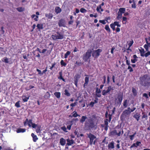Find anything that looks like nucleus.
<instances>
[{
    "label": "nucleus",
    "mask_w": 150,
    "mask_h": 150,
    "mask_svg": "<svg viewBox=\"0 0 150 150\" xmlns=\"http://www.w3.org/2000/svg\"><path fill=\"white\" fill-rule=\"evenodd\" d=\"M129 101H128L127 100H125L123 103V105L125 108H126L128 104Z\"/></svg>",
    "instance_id": "nucleus-24"
},
{
    "label": "nucleus",
    "mask_w": 150,
    "mask_h": 150,
    "mask_svg": "<svg viewBox=\"0 0 150 150\" xmlns=\"http://www.w3.org/2000/svg\"><path fill=\"white\" fill-rule=\"evenodd\" d=\"M95 99L94 100V102L95 103H97L98 102V99L97 97L95 98Z\"/></svg>",
    "instance_id": "nucleus-63"
},
{
    "label": "nucleus",
    "mask_w": 150,
    "mask_h": 150,
    "mask_svg": "<svg viewBox=\"0 0 150 150\" xmlns=\"http://www.w3.org/2000/svg\"><path fill=\"white\" fill-rule=\"evenodd\" d=\"M80 12L82 13H84L87 11L86 10L83 8H81L80 10Z\"/></svg>",
    "instance_id": "nucleus-42"
},
{
    "label": "nucleus",
    "mask_w": 150,
    "mask_h": 150,
    "mask_svg": "<svg viewBox=\"0 0 150 150\" xmlns=\"http://www.w3.org/2000/svg\"><path fill=\"white\" fill-rule=\"evenodd\" d=\"M87 117L85 116H82L81 119L80 120V122L81 123H83L85 121Z\"/></svg>",
    "instance_id": "nucleus-25"
},
{
    "label": "nucleus",
    "mask_w": 150,
    "mask_h": 150,
    "mask_svg": "<svg viewBox=\"0 0 150 150\" xmlns=\"http://www.w3.org/2000/svg\"><path fill=\"white\" fill-rule=\"evenodd\" d=\"M100 9L101 11H103V9L102 8L101 6L99 5L98 6H97L96 8V10L98 12H100Z\"/></svg>",
    "instance_id": "nucleus-31"
},
{
    "label": "nucleus",
    "mask_w": 150,
    "mask_h": 150,
    "mask_svg": "<svg viewBox=\"0 0 150 150\" xmlns=\"http://www.w3.org/2000/svg\"><path fill=\"white\" fill-rule=\"evenodd\" d=\"M130 107L127 108V109L125 110L122 113L121 116H123L125 117L128 116L131 113L130 111Z\"/></svg>",
    "instance_id": "nucleus-8"
},
{
    "label": "nucleus",
    "mask_w": 150,
    "mask_h": 150,
    "mask_svg": "<svg viewBox=\"0 0 150 150\" xmlns=\"http://www.w3.org/2000/svg\"><path fill=\"white\" fill-rule=\"evenodd\" d=\"M88 137L90 139V144L91 145L93 144L95 145L96 142V140H94V139L96 138V137L91 133L87 134Z\"/></svg>",
    "instance_id": "nucleus-6"
},
{
    "label": "nucleus",
    "mask_w": 150,
    "mask_h": 150,
    "mask_svg": "<svg viewBox=\"0 0 150 150\" xmlns=\"http://www.w3.org/2000/svg\"><path fill=\"white\" fill-rule=\"evenodd\" d=\"M113 24L115 26L116 25L118 27H120L121 26L119 24V22L117 21H115L113 23Z\"/></svg>",
    "instance_id": "nucleus-39"
},
{
    "label": "nucleus",
    "mask_w": 150,
    "mask_h": 150,
    "mask_svg": "<svg viewBox=\"0 0 150 150\" xmlns=\"http://www.w3.org/2000/svg\"><path fill=\"white\" fill-rule=\"evenodd\" d=\"M35 128H36V131L37 132V133H39L40 130V127L39 126H38V125H37V126Z\"/></svg>",
    "instance_id": "nucleus-36"
},
{
    "label": "nucleus",
    "mask_w": 150,
    "mask_h": 150,
    "mask_svg": "<svg viewBox=\"0 0 150 150\" xmlns=\"http://www.w3.org/2000/svg\"><path fill=\"white\" fill-rule=\"evenodd\" d=\"M64 94L67 96H69L70 95V94L68 90L67 89H65L64 90Z\"/></svg>",
    "instance_id": "nucleus-34"
},
{
    "label": "nucleus",
    "mask_w": 150,
    "mask_h": 150,
    "mask_svg": "<svg viewBox=\"0 0 150 150\" xmlns=\"http://www.w3.org/2000/svg\"><path fill=\"white\" fill-rule=\"evenodd\" d=\"M125 8H120L119 9V11L118 12H119V13H121L122 14V13H125Z\"/></svg>",
    "instance_id": "nucleus-26"
},
{
    "label": "nucleus",
    "mask_w": 150,
    "mask_h": 150,
    "mask_svg": "<svg viewBox=\"0 0 150 150\" xmlns=\"http://www.w3.org/2000/svg\"><path fill=\"white\" fill-rule=\"evenodd\" d=\"M64 36L63 34L59 32H57L56 33L52 35L51 38L54 40L58 39L61 40L64 38Z\"/></svg>",
    "instance_id": "nucleus-4"
},
{
    "label": "nucleus",
    "mask_w": 150,
    "mask_h": 150,
    "mask_svg": "<svg viewBox=\"0 0 150 150\" xmlns=\"http://www.w3.org/2000/svg\"><path fill=\"white\" fill-rule=\"evenodd\" d=\"M91 50H88L86 52V53L83 55V58L85 62L87 61L88 59L90 58V57H91Z\"/></svg>",
    "instance_id": "nucleus-7"
},
{
    "label": "nucleus",
    "mask_w": 150,
    "mask_h": 150,
    "mask_svg": "<svg viewBox=\"0 0 150 150\" xmlns=\"http://www.w3.org/2000/svg\"><path fill=\"white\" fill-rule=\"evenodd\" d=\"M132 92L134 96H135L137 95L136 90L134 88H132Z\"/></svg>",
    "instance_id": "nucleus-44"
},
{
    "label": "nucleus",
    "mask_w": 150,
    "mask_h": 150,
    "mask_svg": "<svg viewBox=\"0 0 150 150\" xmlns=\"http://www.w3.org/2000/svg\"><path fill=\"white\" fill-rule=\"evenodd\" d=\"M128 69L129 70V71L130 72H131L133 71V70L132 69V67L130 66V65L128 66Z\"/></svg>",
    "instance_id": "nucleus-52"
},
{
    "label": "nucleus",
    "mask_w": 150,
    "mask_h": 150,
    "mask_svg": "<svg viewBox=\"0 0 150 150\" xmlns=\"http://www.w3.org/2000/svg\"><path fill=\"white\" fill-rule=\"evenodd\" d=\"M15 105L16 107L17 108H19L20 107V101H18L15 104Z\"/></svg>",
    "instance_id": "nucleus-43"
},
{
    "label": "nucleus",
    "mask_w": 150,
    "mask_h": 150,
    "mask_svg": "<svg viewBox=\"0 0 150 150\" xmlns=\"http://www.w3.org/2000/svg\"><path fill=\"white\" fill-rule=\"evenodd\" d=\"M96 93H100L101 92V91L100 89L98 88H96Z\"/></svg>",
    "instance_id": "nucleus-48"
},
{
    "label": "nucleus",
    "mask_w": 150,
    "mask_h": 150,
    "mask_svg": "<svg viewBox=\"0 0 150 150\" xmlns=\"http://www.w3.org/2000/svg\"><path fill=\"white\" fill-rule=\"evenodd\" d=\"M22 98L23 101L24 102L27 101L29 99V97H26L25 96H23Z\"/></svg>",
    "instance_id": "nucleus-33"
},
{
    "label": "nucleus",
    "mask_w": 150,
    "mask_h": 150,
    "mask_svg": "<svg viewBox=\"0 0 150 150\" xmlns=\"http://www.w3.org/2000/svg\"><path fill=\"white\" fill-rule=\"evenodd\" d=\"M54 95L58 98H59L61 96V93L59 92H56L54 93Z\"/></svg>",
    "instance_id": "nucleus-23"
},
{
    "label": "nucleus",
    "mask_w": 150,
    "mask_h": 150,
    "mask_svg": "<svg viewBox=\"0 0 150 150\" xmlns=\"http://www.w3.org/2000/svg\"><path fill=\"white\" fill-rule=\"evenodd\" d=\"M58 25L60 27H65V20L63 19H60L59 21Z\"/></svg>",
    "instance_id": "nucleus-12"
},
{
    "label": "nucleus",
    "mask_w": 150,
    "mask_h": 150,
    "mask_svg": "<svg viewBox=\"0 0 150 150\" xmlns=\"http://www.w3.org/2000/svg\"><path fill=\"white\" fill-rule=\"evenodd\" d=\"M100 93H96V97H100L101 95L100 94Z\"/></svg>",
    "instance_id": "nucleus-60"
},
{
    "label": "nucleus",
    "mask_w": 150,
    "mask_h": 150,
    "mask_svg": "<svg viewBox=\"0 0 150 150\" xmlns=\"http://www.w3.org/2000/svg\"><path fill=\"white\" fill-rule=\"evenodd\" d=\"M108 117L109 118V119H106L104 121V125L105 126H108V121L110 122L111 121L112 117L111 115H109L108 116L106 115V117L107 118Z\"/></svg>",
    "instance_id": "nucleus-11"
},
{
    "label": "nucleus",
    "mask_w": 150,
    "mask_h": 150,
    "mask_svg": "<svg viewBox=\"0 0 150 150\" xmlns=\"http://www.w3.org/2000/svg\"><path fill=\"white\" fill-rule=\"evenodd\" d=\"M31 18H34V20L36 21H38V16L37 15H33L31 16Z\"/></svg>",
    "instance_id": "nucleus-28"
},
{
    "label": "nucleus",
    "mask_w": 150,
    "mask_h": 150,
    "mask_svg": "<svg viewBox=\"0 0 150 150\" xmlns=\"http://www.w3.org/2000/svg\"><path fill=\"white\" fill-rule=\"evenodd\" d=\"M140 84L142 86H148L150 83V78L146 75H145L140 78Z\"/></svg>",
    "instance_id": "nucleus-1"
},
{
    "label": "nucleus",
    "mask_w": 150,
    "mask_h": 150,
    "mask_svg": "<svg viewBox=\"0 0 150 150\" xmlns=\"http://www.w3.org/2000/svg\"><path fill=\"white\" fill-rule=\"evenodd\" d=\"M31 135L33 137V141L34 142H36L38 139L37 136L33 133L31 134Z\"/></svg>",
    "instance_id": "nucleus-16"
},
{
    "label": "nucleus",
    "mask_w": 150,
    "mask_h": 150,
    "mask_svg": "<svg viewBox=\"0 0 150 150\" xmlns=\"http://www.w3.org/2000/svg\"><path fill=\"white\" fill-rule=\"evenodd\" d=\"M67 145L68 146L71 145L74 143V141L72 139H68L67 140Z\"/></svg>",
    "instance_id": "nucleus-15"
},
{
    "label": "nucleus",
    "mask_w": 150,
    "mask_h": 150,
    "mask_svg": "<svg viewBox=\"0 0 150 150\" xmlns=\"http://www.w3.org/2000/svg\"><path fill=\"white\" fill-rule=\"evenodd\" d=\"M118 132H117V131L116 130L111 131L109 133V135L111 136L115 135H117L118 136H120L121 135H122L123 133V130L121 129H119Z\"/></svg>",
    "instance_id": "nucleus-2"
},
{
    "label": "nucleus",
    "mask_w": 150,
    "mask_h": 150,
    "mask_svg": "<svg viewBox=\"0 0 150 150\" xmlns=\"http://www.w3.org/2000/svg\"><path fill=\"white\" fill-rule=\"evenodd\" d=\"M123 99V94L120 92L118 93L115 97V103L116 104L120 105Z\"/></svg>",
    "instance_id": "nucleus-3"
},
{
    "label": "nucleus",
    "mask_w": 150,
    "mask_h": 150,
    "mask_svg": "<svg viewBox=\"0 0 150 150\" xmlns=\"http://www.w3.org/2000/svg\"><path fill=\"white\" fill-rule=\"evenodd\" d=\"M105 29L108 32H110V29L109 27V26L108 25H106L105 26Z\"/></svg>",
    "instance_id": "nucleus-38"
},
{
    "label": "nucleus",
    "mask_w": 150,
    "mask_h": 150,
    "mask_svg": "<svg viewBox=\"0 0 150 150\" xmlns=\"http://www.w3.org/2000/svg\"><path fill=\"white\" fill-rule=\"evenodd\" d=\"M139 50L140 51V52L141 53V55L142 56L144 57V54L145 53V51L144 49L142 48V47H140L139 49Z\"/></svg>",
    "instance_id": "nucleus-18"
},
{
    "label": "nucleus",
    "mask_w": 150,
    "mask_h": 150,
    "mask_svg": "<svg viewBox=\"0 0 150 150\" xmlns=\"http://www.w3.org/2000/svg\"><path fill=\"white\" fill-rule=\"evenodd\" d=\"M115 49V48L114 47H113L111 49V53L112 54H113V51Z\"/></svg>",
    "instance_id": "nucleus-56"
},
{
    "label": "nucleus",
    "mask_w": 150,
    "mask_h": 150,
    "mask_svg": "<svg viewBox=\"0 0 150 150\" xmlns=\"http://www.w3.org/2000/svg\"><path fill=\"white\" fill-rule=\"evenodd\" d=\"M58 79H60L64 81H65V79L63 78L62 76H59L58 77Z\"/></svg>",
    "instance_id": "nucleus-59"
},
{
    "label": "nucleus",
    "mask_w": 150,
    "mask_h": 150,
    "mask_svg": "<svg viewBox=\"0 0 150 150\" xmlns=\"http://www.w3.org/2000/svg\"><path fill=\"white\" fill-rule=\"evenodd\" d=\"M102 50L100 49H98L97 50L93 51L92 53V56L95 57H98L100 53L101 52Z\"/></svg>",
    "instance_id": "nucleus-10"
},
{
    "label": "nucleus",
    "mask_w": 150,
    "mask_h": 150,
    "mask_svg": "<svg viewBox=\"0 0 150 150\" xmlns=\"http://www.w3.org/2000/svg\"><path fill=\"white\" fill-rule=\"evenodd\" d=\"M150 55V52L149 51L145 54H144V56L146 57H147L148 56Z\"/></svg>",
    "instance_id": "nucleus-49"
},
{
    "label": "nucleus",
    "mask_w": 150,
    "mask_h": 150,
    "mask_svg": "<svg viewBox=\"0 0 150 150\" xmlns=\"http://www.w3.org/2000/svg\"><path fill=\"white\" fill-rule=\"evenodd\" d=\"M38 28L39 30L43 29V25L42 24H38L37 25Z\"/></svg>",
    "instance_id": "nucleus-29"
},
{
    "label": "nucleus",
    "mask_w": 150,
    "mask_h": 150,
    "mask_svg": "<svg viewBox=\"0 0 150 150\" xmlns=\"http://www.w3.org/2000/svg\"><path fill=\"white\" fill-rule=\"evenodd\" d=\"M45 16L48 19H51L52 18L53 16L52 13H49V14H46Z\"/></svg>",
    "instance_id": "nucleus-20"
},
{
    "label": "nucleus",
    "mask_w": 150,
    "mask_h": 150,
    "mask_svg": "<svg viewBox=\"0 0 150 150\" xmlns=\"http://www.w3.org/2000/svg\"><path fill=\"white\" fill-rule=\"evenodd\" d=\"M4 61L6 63H8V59L6 57H5L4 59Z\"/></svg>",
    "instance_id": "nucleus-55"
},
{
    "label": "nucleus",
    "mask_w": 150,
    "mask_h": 150,
    "mask_svg": "<svg viewBox=\"0 0 150 150\" xmlns=\"http://www.w3.org/2000/svg\"><path fill=\"white\" fill-rule=\"evenodd\" d=\"M72 116L73 117H76L77 116H78L79 115L77 114L76 112L75 111H74L73 112V114L72 115Z\"/></svg>",
    "instance_id": "nucleus-41"
},
{
    "label": "nucleus",
    "mask_w": 150,
    "mask_h": 150,
    "mask_svg": "<svg viewBox=\"0 0 150 150\" xmlns=\"http://www.w3.org/2000/svg\"><path fill=\"white\" fill-rule=\"evenodd\" d=\"M37 71L38 72L39 74H41V75L42 74V72H41V71L40 70H39L38 69H37Z\"/></svg>",
    "instance_id": "nucleus-57"
},
{
    "label": "nucleus",
    "mask_w": 150,
    "mask_h": 150,
    "mask_svg": "<svg viewBox=\"0 0 150 150\" xmlns=\"http://www.w3.org/2000/svg\"><path fill=\"white\" fill-rule=\"evenodd\" d=\"M122 14L121 13H118L117 16V18L118 19H119L122 18Z\"/></svg>",
    "instance_id": "nucleus-35"
},
{
    "label": "nucleus",
    "mask_w": 150,
    "mask_h": 150,
    "mask_svg": "<svg viewBox=\"0 0 150 150\" xmlns=\"http://www.w3.org/2000/svg\"><path fill=\"white\" fill-rule=\"evenodd\" d=\"M107 83L108 84L110 82V76L109 75L107 76Z\"/></svg>",
    "instance_id": "nucleus-54"
},
{
    "label": "nucleus",
    "mask_w": 150,
    "mask_h": 150,
    "mask_svg": "<svg viewBox=\"0 0 150 150\" xmlns=\"http://www.w3.org/2000/svg\"><path fill=\"white\" fill-rule=\"evenodd\" d=\"M114 142L112 141L110 143L108 144V148L109 149H114L115 147Z\"/></svg>",
    "instance_id": "nucleus-14"
},
{
    "label": "nucleus",
    "mask_w": 150,
    "mask_h": 150,
    "mask_svg": "<svg viewBox=\"0 0 150 150\" xmlns=\"http://www.w3.org/2000/svg\"><path fill=\"white\" fill-rule=\"evenodd\" d=\"M55 13L57 14L61 12L62 9L59 7L56 6L55 8Z\"/></svg>",
    "instance_id": "nucleus-17"
},
{
    "label": "nucleus",
    "mask_w": 150,
    "mask_h": 150,
    "mask_svg": "<svg viewBox=\"0 0 150 150\" xmlns=\"http://www.w3.org/2000/svg\"><path fill=\"white\" fill-rule=\"evenodd\" d=\"M36 51H38L40 53H41V52L40 51V49H39L38 48H37V49L35 51H33V53L34 54V55H35V54H34L35 52Z\"/></svg>",
    "instance_id": "nucleus-53"
},
{
    "label": "nucleus",
    "mask_w": 150,
    "mask_h": 150,
    "mask_svg": "<svg viewBox=\"0 0 150 150\" xmlns=\"http://www.w3.org/2000/svg\"><path fill=\"white\" fill-rule=\"evenodd\" d=\"M61 64L62 65L65 66L66 65V64L64 62L63 60H62L60 62Z\"/></svg>",
    "instance_id": "nucleus-46"
},
{
    "label": "nucleus",
    "mask_w": 150,
    "mask_h": 150,
    "mask_svg": "<svg viewBox=\"0 0 150 150\" xmlns=\"http://www.w3.org/2000/svg\"><path fill=\"white\" fill-rule=\"evenodd\" d=\"M141 143L140 142H138V141L136 143V144H136V146H137H137H139L140 144Z\"/></svg>",
    "instance_id": "nucleus-64"
},
{
    "label": "nucleus",
    "mask_w": 150,
    "mask_h": 150,
    "mask_svg": "<svg viewBox=\"0 0 150 150\" xmlns=\"http://www.w3.org/2000/svg\"><path fill=\"white\" fill-rule=\"evenodd\" d=\"M50 95L49 93L48 92H47L45 95L44 96V97L45 98H50Z\"/></svg>",
    "instance_id": "nucleus-30"
},
{
    "label": "nucleus",
    "mask_w": 150,
    "mask_h": 150,
    "mask_svg": "<svg viewBox=\"0 0 150 150\" xmlns=\"http://www.w3.org/2000/svg\"><path fill=\"white\" fill-rule=\"evenodd\" d=\"M77 102H75L74 103H72L70 104V106L73 107L75 106L77 104Z\"/></svg>",
    "instance_id": "nucleus-50"
},
{
    "label": "nucleus",
    "mask_w": 150,
    "mask_h": 150,
    "mask_svg": "<svg viewBox=\"0 0 150 150\" xmlns=\"http://www.w3.org/2000/svg\"><path fill=\"white\" fill-rule=\"evenodd\" d=\"M115 25L113 24V23H112L110 24V26L111 28L113 29V30H115Z\"/></svg>",
    "instance_id": "nucleus-45"
},
{
    "label": "nucleus",
    "mask_w": 150,
    "mask_h": 150,
    "mask_svg": "<svg viewBox=\"0 0 150 150\" xmlns=\"http://www.w3.org/2000/svg\"><path fill=\"white\" fill-rule=\"evenodd\" d=\"M133 117L137 120V121H138L139 120V117H140V115L136 114L134 115L133 116Z\"/></svg>",
    "instance_id": "nucleus-32"
},
{
    "label": "nucleus",
    "mask_w": 150,
    "mask_h": 150,
    "mask_svg": "<svg viewBox=\"0 0 150 150\" xmlns=\"http://www.w3.org/2000/svg\"><path fill=\"white\" fill-rule=\"evenodd\" d=\"M113 90V88L111 86H109L108 87L107 90H103L102 92V95L103 96H105L108 93H110V91L111 90Z\"/></svg>",
    "instance_id": "nucleus-9"
},
{
    "label": "nucleus",
    "mask_w": 150,
    "mask_h": 150,
    "mask_svg": "<svg viewBox=\"0 0 150 150\" xmlns=\"http://www.w3.org/2000/svg\"><path fill=\"white\" fill-rule=\"evenodd\" d=\"M99 22L100 23H103V24H105L106 23V22L104 20H100L99 21Z\"/></svg>",
    "instance_id": "nucleus-58"
},
{
    "label": "nucleus",
    "mask_w": 150,
    "mask_h": 150,
    "mask_svg": "<svg viewBox=\"0 0 150 150\" xmlns=\"http://www.w3.org/2000/svg\"><path fill=\"white\" fill-rule=\"evenodd\" d=\"M95 103L93 102H91L90 103V105H91L92 107H93Z\"/></svg>",
    "instance_id": "nucleus-62"
},
{
    "label": "nucleus",
    "mask_w": 150,
    "mask_h": 150,
    "mask_svg": "<svg viewBox=\"0 0 150 150\" xmlns=\"http://www.w3.org/2000/svg\"><path fill=\"white\" fill-rule=\"evenodd\" d=\"M60 143L62 146H64L66 143V140L63 138H61L60 139Z\"/></svg>",
    "instance_id": "nucleus-19"
},
{
    "label": "nucleus",
    "mask_w": 150,
    "mask_h": 150,
    "mask_svg": "<svg viewBox=\"0 0 150 150\" xmlns=\"http://www.w3.org/2000/svg\"><path fill=\"white\" fill-rule=\"evenodd\" d=\"M136 134H137V132H135L134 133V134H132V135H129V137L130 139L131 140H132L133 139H134V137L135 135H136Z\"/></svg>",
    "instance_id": "nucleus-27"
},
{
    "label": "nucleus",
    "mask_w": 150,
    "mask_h": 150,
    "mask_svg": "<svg viewBox=\"0 0 150 150\" xmlns=\"http://www.w3.org/2000/svg\"><path fill=\"white\" fill-rule=\"evenodd\" d=\"M71 53V52L69 51H67L64 55V58L66 59L67 58L68 56Z\"/></svg>",
    "instance_id": "nucleus-37"
},
{
    "label": "nucleus",
    "mask_w": 150,
    "mask_h": 150,
    "mask_svg": "<svg viewBox=\"0 0 150 150\" xmlns=\"http://www.w3.org/2000/svg\"><path fill=\"white\" fill-rule=\"evenodd\" d=\"M143 96L146 97V98H148L149 97L147 94L145 93L143 94Z\"/></svg>",
    "instance_id": "nucleus-61"
},
{
    "label": "nucleus",
    "mask_w": 150,
    "mask_h": 150,
    "mask_svg": "<svg viewBox=\"0 0 150 150\" xmlns=\"http://www.w3.org/2000/svg\"><path fill=\"white\" fill-rule=\"evenodd\" d=\"M80 78V75L79 74H76L75 76L74 79V83L76 86H77L78 82L79 79Z\"/></svg>",
    "instance_id": "nucleus-13"
},
{
    "label": "nucleus",
    "mask_w": 150,
    "mask_h": 150,
    "mask_svg": "<svg viewBox=\"0 0 150 150\" xmlns=\"http://www.w3.org/2000/svg\"><path fill=\"white\" fill-rule=\"evenodd\" d=\"M25 129H21L20 128L16 130V132L17 133H20V132H24L25 131Z\"/></svg>",
    "instance_id": "nucleus-22"
},
{
    "label": "nucleus",
    "mask_w": 150,
    "mask_h": 150,
    "mask_svg": "<svg viewBox=\"0 0 150 150\" xmlns=\"http://www.w3.org/2000/svg\"><path fill=\"white\" fill-rule=\"evenodd\" d=\"M28 124L29 127H32L33 128H35L37 126V125L33 123L32 122V120L30 119L28 120V119H26L25 121L24 122V125L26 126Z\"/></svg>",
    "instance_id": "nucleus-5"
},
{
    "label": "nucleus",
    "mask_w": 150,
    "mask_h": 150,
    "mask_svg": "<svg viewBox=\"0 0 150 150\" xmlns=\"http://www.w3.org/2000/svg\"><path fill=\"white\" fill-rule=\"evenodd\" d=\"M144 48L146 50V51H148V46L147 45L145 44L144 46Z\"/></svg>",
    "instance_id": "nucleus-51"
},
{
    "label": "nucleus",
    "mask_w": 150,
    "mask_h": 150,
    "mask_svg": "<svg viewBox=\"0 0 150 150\" xmlns=\"http://www.w3.org/2000/svg\"><path fill=\"white\" fill-rule=\"evenodd\" d=\"M142 115H143V116H142V118H145L146 120L147 119V116L146 115H145L144 114V112H143L142 113Z\"/></svg>",
    "instance_id": "nucleus-40"
},
{
    "label": "nucleus",
    "mask_w": 150,
    "mask_h": 150,
    "mask_svg": "<svg viewBox=\"0 0 150 150\" xmlns=\"http://www.w3.org/2000/svg\"><path fill=\"white\" fill-rule=\"evenodd\" d=\"M16 10L19 12H21L25 10V8L23 7H19L16 8Z\"/></svg>",
    "instance_id": "nucleus-21"
},
{
    "label": "nucleus",
    "mask_w": 150,
    "mask_h": 150,
    "mask_svg": "<svg viewBox=\"0 0 150 150\" xmlns=\"http://www.w3.org/2000/svg\"><path fill=\"white\" fill-rule=\"evenodd\" d=\"M85 83H88L89 81V78L86 77L85 79Z\"/></svg>",
    "instance_id": "nucleus-47"
}]
</instances>
